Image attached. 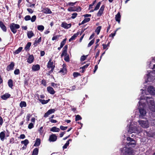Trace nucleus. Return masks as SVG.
Returning a JSON list of instances; mask_svg holds the SVG:
<instances>
[{
	"instance_id": "obj_29",
	"label": "nucleus",
	"mask_w": 155,
	"mask_h": 155,
	"mask_svg": "<svg viewBox=\"0 0 155 155\" xmlns=\"http://www.w3.org/2000/svg\"><path fill=\"white\" fill-rule=\"evenodd\" d=\"M44 13L46 14H50L51 13V10L48 8H46L44 10Z\"/></svg>"
},
{
	"instance_id": "obj_17",
	"label": "nucleus",
	"mask_w": 155,
	"mask_h": 155,
	"mask_svg": "<svg viewBox=\"0 0 155 155\" xmlns=\"http://www.w3.org/2000/svg\"><path fill=\"white\" fill-rule=\"evenodd\" d=\"M121 16L120 12H118V13L115 15V19L116 21H117L118 23H120V20Z\"/></svg>"
},
{
	"instance_id": "obj_15",
	"label": "nucleus",
	"mask_w": 155,
	"mask_h": 155,
	"mask_svg": "<svg viewBox=\"0 0 155 155\" xmlns=\"http://www.w3.org/2000/svg\"><path fill=\"white\" fill-rule=\"evenodd\" d=\"M11 97V95L8 93H5L1 96V98L3 100H6Z\"/></svg>"
},
{
	"instance_id": "obj_57",
	"label": "nucleus",
	"mask_w": 155,
	"mask_h": 155,
	"mask_svg": "<svg viewBox=\"0 0 155 155\" xmlns=\"http://www.w3.org/2000/svg\"><path fill=\"white\" fill-rule=\"evenodd\" d=\"M75 11L76 12H79L81 11V8L79 6L78 7H75Z\"/></svg>"
},
{
	"instance_id": "obj_62",
	"label": "nucleus",
	"mask_w": 155,
	"mask_h": 155,
	"mask_svg": "<svg viewBox=\"0 0 155 155\" xmlns=\"http://www.w3.org/2000/svg\"><path fill=\"white\" fill-rule=\"evenodd\" d=\"M50 114L49 113V112L48 111L46 113H45L44 115V117L46 118L48 117V116Z\"/></svg>"
},
{
	"instance_id": "obj_37",
	"label": "nucleus",
	"mask_w": 155,
	"mask_h": 155,
	"mask_svg": "<svg viewBox=\"0 0 155 155\" xmlns=\"http://www.w3.org/2000/svg\"><path fill=\"white\" fill-rule=\"evenodd\" d=\"M75 8V7H70L68 8V10L69 12H74L76 11Z\"/></svg>"
},
{
	"instance_id": "obj_20",
	"label": "nucleus",
	"mask_w": 155,
	"mask_h": 155,
	"mask_svg": "<svg viewBox=\"0 0 155 155\" xmlns=\"http://www.w3.org/2000/svg\"><path fill=\"white\" fill-rule=\"evenodd\" d=\"M39 151V149L38 148H35L33 150L32 155H38Z\"/></svg>"
},
{
	"instance_id": "obj_28",
	"label": "nucleus",
	"mask_w": 155,
	"mask_h": 155,
	"mask_svg": "<svg viewBox=\"0 0 155 155\" xmlns=\"http://www.w3.org/2000/svg\"><path fill=\"white\" fill-rule=\"evenodd\" d=\"M90 18H85L84 20L81 22V23L79 24V25H83L84 24L88 22L90 20Z\"/></svg>"
},
{
	"instance_id": "obj_50",
	"label": "nucleus",
	"mask_w": 155,
	"mask_h": 155,
	"mask_svg": "<svg viewBox=\"0 0 155 155\" xmlns=\"http://www.w3.org/2000/svg\"><path fill=\"white\" fill-rule=\"evenodd\" d=\"M41 84H43L44 86H46V81L45 80L43 79L41 82Z\"/></svg>"
},
{
	"instance_id": "obj_13",
	"label": "nucleus",
	"mask_w": 155,
	"mask_h": 155,
	"mask_svg": "<svg viewBox=\"0 0 155 155\" xmlns=\"http://www.w3.org/2000/svg\"><path fill=\"white\" fill-rule=\"evenodd\" d=\"M139 108V111L140 115L142 116H144L146 113L145 110L144 109L140 108V107Z\"/></svg>"
},
{
	"instance_id": "obj_54",
	"label": "nucleus",
	"mask_w": 155,
	"mask_h": 155,
	"mask_svg": "<svg viewBox=\"0 0 155 155\" xmlns=\"http://www.w3.org/2000/svg\"><path fill=\"white\" fill-rule=\"evenodd\" d=\"M60 128L61 130H64L67 129L68 127H64L62 125H61L60 126Z\"/></svg>"
},
{
	"instance_id": "obj_22",
	"label": "nucleus",
	"mask_w": 155,
	"mask_h": 155,
	"mask_svg": "<svg viewBox=\"0 0 155 155\" xmlns=\"http://www.w3.org/2000/svg\"><path fill=\"white\" fill-rule=\"evenodd\" d=\"M136 143L135 140L134 141H133L132 142H129L127 143V145L129 147H134L135 145H136Z\"/></svg>"
},
{
	"instance_id": "obj_7",
	"label": "nucleus",
	"mask_w": 155,
	"mask_h": 155,
	"mask_svg": "<svg viewBox=\"0 0 155 155\" xmlns=\"http://www.w3.org/2000/svg\"><path fill=\"white\" fill-rule=\"evenodd\" d=\"M105 8V6L104 5H102L99 10L98 13L97 14V16L98 17L101 16L103 13L104 11Z\"/></svg>"
},
{
	"instance_id": "obj_11",
	"label": "nucleus",
	"mask_w": 155,
	"mask_h": 155,
	"mask_svg": "<svg viewBox=\"0 0 155 155\" xmlns=\"http://www.w3.org/2000/svg\"><path fill=\"white\" fill-rule=\"evenodd\" d=\"M40 66L38 64L33 65L32 67V70L34 71H38L40 70Z\"/></svg>"
},
{
	"instance_id": "obj_61",
	"label": "nucleus",
	"mask_w": 155,
	"mask_h": 155,
	"mask_svg": "<svg viewBox=\"0 0 155 155\" xmlns=\"http://www.w3.org/2000/svg\"><path fill=\"white\" fill-rule=\"evenodd\" d=\"M31 45V42H28L25 47V48H29L30 47Z\"/></svg>"
},
{
	"instance_id": "obj_30",
	"label": "nucleus",
	"mask_w": 155,
	"mask_h": 155,
	"mask_svg": "<svg viewBox=\"0 0 155 155\" xmlns=\"http://www.w3.org/2000/svg\"><path fill=\"white\" fill-rule=\"evenodd\" d=\"M149 109L153 112H155V104L152 105H149Z\"/></svg>"
},
{
	"instance_id": "obj_16",
	"label": "nucleus",
	"mask_w": 155,
	"mask_h": 155,
	"mask_svg": "<svg viewBox=\"0 0 155 155\" xmlns=\"http://www.w3.org/2000/svg\"><path fill=\"white\" fill-rule=\"evenodd\" d=\"M14 63L13 62H12L11 64L9 65L7 68V70L8 71L13 70L14 66Z\"/></svg>"
},
{
	"instance_id": "obj_63",
	"label": "nucleus",
	"mask_w": 155,
	"mask_h": 155,
	"mask_svg": "<svg viewBox=\"0 0 155 155\" xmlns=\"http://www.w3.org/2000/svg\"><path fill=\"white\" fill-rule=\"evenodd\" d=\"M50 114L49 113V112L48 111L46 113H45L44 115V117L46 118L48 117V116Z\"/></svg>"
},
{
	"instance_id": "obj_39",
	"label": "nucleus",
	"mask_w": 155,
	"mask_h": 155,
	"mask_svg": "<svg viewBox=\"0 0 155 155\" xmlns=\"http://www.w3.org/2000/svg\"><path fill=\"white\" fill-rule=\"evenodd\" d=\"M90 64V63L87 64L86 65L83 66V67H81L80 68V69H84V70H85V69L87 68Z\"/></svg>"
},
{
	"instance_id": "obj_43",
	"label": "nucleus",
	"mask_w": 155,
	"mask_h": 155,
	"mask_svg": "<svg viewBox=\"0 0 155 155\" xmlns=\"http://www.w3.org/2000/svg\"><path fill=\"white\" fill-rule=\"evenodd\" d=\"M82 119V117H81V116L79 115H77L75 117V121H77L78 120H81Z\"/></svg>"
},
{
	"instance_id": "obj_8",
	"label": "nucleus",
	"mask_w": 155,
	"mask_h": 155,
	"mask_svg": "<svg viewBox=\"0 0 155 155\" xmlns=\"http://www.w3.org/2000/svg\"><path fill=\"white\" fill-rule=\"evenodd\" d=\"M136 128L134 126H130L129 127V129L128 132L129 133H133L135 132L136 131Z\"/></svg>"
},
{
	"instance_id": "obj_48",
	"label": "nucleus",
	"mask_w": 155,
	"mask_h": 155,
	"mask_svg": "<svg viewBox=\"0 0 155 155\" xmlns=\"http://www.w3.org/2000/svg\"><path fill=\"white\" fill-rule=\"evenodd\" d=\"M56 110L54 109H50L48 110L49 113L51 114L53 113H54L55 111Z\"/></svg>"
},
{
	"instance_id": "obj_12",
	"label": "nucleus",
	"mask_w": 155,
	"mask_h": 155,
	"mask_svg": "<svg viewBox=\"0 0 155 155\" xmlns=\"http://www.w3.org/2000/svg\"><path fill=\"white\" fill-rule=\"evenodd\" d=\"M0 27L3 31L5 32L6 31V27L4 25L3 23L1 21H0Z\"/></svg>"
},
{
	"instance_id": "obj_3",
	"label": "nucleus",
	"mask_w": 155,
	"mask_h": 155,
	"mask_svg": "<svg viewBox=\"0 0 155 155\" xmlns=\"http://www.w3.org/2000/svg\"><path fill=\"white\" fill-rule=\"evenodd\" d=\"M10 28L11 31L14 33L15 34L17 32L16 29L20 28V25L14 23H12L10 25Z\"/></svg>"
},
{
	"instance_id": "obj_21",
	"label": "nucleus",
	"mask_w": 155,
	"mask_h": 155,
	"mask_svg": "<svg viewBox=\"0 0 155 155\" xmlns=\"http://www.w3.org/2000/svg\"><path fill=\"white\" fill-rule=\"evenodd\" d=\"M60 130V129L58 128H57L56 127H54L50 129L51 131L53 132H58Z\"/></svg>"
},
{
	"instance_id": "obj_4",
	"label": "nucleus",
	"mask_w": 155,
	"mask_h": 155,
	"mask_svg": "<svg viewBox=\"0 0 155 155\" xmlns=\"http://www.w3.org/2000/svg\"><path fill=\"white\" fill-rule=\"evenodd\" d=\"M139 123L140 125L144 128H147L149 127L148 121L147 120H141L139 121Z\"/></svg>"
},
{
	"instance_id": "obj_24",
	"label": "nucleus",
	"mask_w": 155,
	"mask_h": 155,
	"mask_svg": "<svg viewBox=\"0 0 155 155\" xmlns=\"http://www.w3.org/2000/svg\"><path fill=\"white\" fill-rule=\"evenodd\" d=\"M29 143V141L28 139H25L24 140L21 141V143L24 144L25 146H27V145Z\"/></svg>"
},
{
	"instance_id": "obj_2",
	"label": "nucleus",
	"mask_w": 155,
	"mask_h": 155,
	"mask_svg": "<svg viewBox=\"0 0 155 155\" xmlns=\"http://www.w3.org/2000/svg\"><path fill=\"white\" fill-rule=\"evenodd\" d=\"M55 65H54L53 62L52 61V60L51 59H50L48 62L47 67L48 69L51 68V70L49 71L48 74V75H50L53 71L54 68H55Z\"/></svg>"
},
{
	"instance_id": "obj_60",
	"label": "nucleus",
	"mask_w": 155,
	"mask_h": 155,
	"mask_svg": "<svg viewBox=\"0 0 155 155\" xmlns=\"http://www.w3.org/2000/svg\"><path fill=\"white\" fill-rule=\"evenodd\" d=\"M64 60L66 62L69 61V59L68 55L66 56H64Z\"/></svg>"
},
{
	"instance_id": "obj_1",
	"label": "nucleus",
	"mask_w": 155,
	"mask_h": 155,
	"mask_svg": "<svg viewBox=\"0 0 155 155\" xmlns=\"http://www.w3.org/2000/svg\"><path fill=\"white\" fill-rule=\"evenodd\" d=\"M120 155H133V151L131 148L124 147L121 148Z\"/></svg>"
},
{
	"instance_id": "obj_36",
	"label": "nucleus",
	"mask_w": 155,
	"mask_h": 155,
	"mask_svg": "<svg viewBox=\"0 0 155 155\" xmlns=\"http://www.w3.org/2000/svg\"><path fill=\"white\" fill-rule=\"evenodd\" d=\"M101 4V2H99L97 4L96 6L94 8V10H98L100 7V5Z\"/></svg>"
},
{
	"instance_id": "obj_33",
	"label": "nucleus",
	"mask_w": 155,
	"mask_h": 155,
	"mask_svg": "<svg viewBox=\"0 0 155 155\" xmlns=\"http://www.w3.org/2000/svg\"><path fill=\"white\" fill-rule=\"evenodd\" d=\"M41 41V37H40L39 38H38L35 40V42L34 43V45L35 46H36L37 45V44L39 43Z\"/></svg>"
},
{
	"instance_id": "obj_52",
	"label": "nucleus",
	"mask_w": 155,
	"mask_h": 155,
	"mask_svg": "<svg viewBox=\"0 0 155 155\" xmlns=\"http://www.w3.org/2000/svg\"><path fill=\"white\" fill-rule=\"evenodd\" d=\"M96 2V0H94L93 1L92 4L90 5L89 6V9H91L93 8V6L94 5L95 3Z\"/></svg>"
},
{
	"instance_id": "obj_41",
	"label": "nucleus",
	"mask_w": 155,
	"mask_h": 155,
	"mask_svg": "<svg viewBox=\"0 0 155 155\" xmlns=\"http://www.w3.org/2000/svg\"><path fill=\"white\" fill-rule=\"evenodd\" d=\"M22 50V49H17L15 51L13 52V54L14 55L18 54Z\"/></svg>"
},
{
	"instance_id": "obj_59",
	"label": "nucleus",
	"mask_w": 155,
	"mask_h": 155,
	"mask_svg": "<svg viewBox=\"0 0 155 155\" xmlns=\"http://www.w3.org/2000/svg\"><path fill=\"white\" fill-rule=\"evenodd\" d=\"M76 2H69L67 4V5L73 6L75 5Z\"/></svg>"
},
{
	"instance_id": "obj_19",
	"label": "nucleus",
	"mask_w": 155,
	"mask_h": 155,
	"mask_svg": "<svg viewBox=\"0 0 155 155\" xmlns=\"http://www.w3.org/2000/svg\"><path fill=\"white\" fill-rule=\"evenodd\" d=\"M5 131H2L0 133V138L1 140L2 141H3L5 137Z\"/></svg>"
},
{
	"instance_id": "obj_18",
	"label": "nucleus",
	"mask_w": 155,
	"mask_h": 155,
	"mask_svg": "<svg viewBox=\"0 0 155 155\" xmlns=\"http://www.w3.org/2000/svg\"><path fill=\"white\" fill-rule=\"evenodd\" d=\"M41 144V140L39 138H37L35 141V143L34 146L35 147H38Z\"/></svg>"
},
{
	"instance_id": "obj_31",
	"label": "nucleus",
	"mask_w": 155,
	"mask_h": 155,
	"mask_svg": "<svg viewBox=\"0 0 155 155\" xmlns=\"http://www.w3.org/2000/svg\"><path fill=\"white\" fill-rule=\"evenodd\" d=\"M27 35L28 38H30L34 35V34L31 31H28Z\"/></svg>"
},
{
	"instance_id": "obj_53",
	"label": "nucleus",
	"mask_w": 155,
	"mask_h": 155,
	"mask_svg": "<svg viewBox=\"0 0 155 155\" xmlns=\"http://www.w3.org/2000/svg\"><path fill=\"white\" fill-rule=\"evenodd\" d=\"M34 126L33 124L32 123H31L28 124V127L29 129H31L34 127Z\"/></svg>"
},
{
	"instance_id": "obj_47",
	"label": "nucleus",
	"mask_w": 155,
	"mask_h": 155,
	"mask_svg": "<svg viewBox=\"0 0 155 155\" xmlns=\"http://www.w3.org/2000/svg\"><path fill=\"white\" fill-rule=\"evenodd\" d=\"M36 18V17L35 15H34L32 16V18H31V20L32 22H34Z\"/></svg>"
},
{
	"instance_id": "obj_32",
	"label": "nucleus",
	"mask_w": 155,
	"mask_h": 155,
	"mask_svg": "<svg viewBox=\"0 0 155 155\" xmlns=\"http://www.w3.org/2000/svg\"><path fill=\"white\" fill-rule=\"evenodd\" d=\"M78 34H74L69 39V41L71 42V41L74 40L78 36Z\"/></svg>"
},
{
	"instance_id": "obj_34",
	"label": "nucleus",
	"mask_w": 155,
	"mask_h": 155,
	"mask_svg": "<svg viewBox=\"0 0 155 155\" xmlns=\"http://www.w3.org/2000/svg\"><path fill=\"white\" fill-rule=\"evenodd\" d=\"M73 76L74 78H76L81 75L80 73L77 72H74L73 74Z\"/></svg>"
},
{
	"instance_id": "obj_6",
	"label": "nucleus",
	"mask_w": 155,
	"mask_h": 155,
	"mask_svg": "<svg viewBox=\"0 0 155 155\" xmlns=\"http://www.w3.org/2000/svg\"><path fill=\"white\" fill-rule=\"evenodd\" d=\"M62 66V68L61 69L59 72L61 73L62 74L64 75L67 74V71L65 65L64 64Z\"/></svg>"
},
{
	"instance_id": "obj_25",
	"label": "nucleus",
	"mask_w": 155,
	"mask_h": 155,
	"mask_svg": "<svg viewBox=\"0 0 155 155\" xmlns=\"http://www.w3.org/2000/svg\"><path fill=\"white\" fill-rule=\"evenodd\" d=\"M20 106L22 108L23 107H25L27 106L26 102L25 101H21L20 103Z\"/></svg>"
},
{
	"instance_id": "obj_51",
	"label": "nucleus",
	"mask_w": 155,
	"mask_h": 155,
	"mask_svg": "<svg viewBox=\"0 0 155 155\" xmlns=\"http://www.w3.org/2000/svg\"><path fill=\"white\" fill-rule=\"evenodd\" d=\"M14 73L15 75H18L20 74V71L19 69H15L14 71Z\"/></svg>"
},
{
	"instance_id": "obj_46",
	"label": "nucleus",
	"mask_w": 155,
	"mask_h": 155,
	"mask_svg": "<svg viewBox=\"0 0 155 155\" xmlns=\"http://www.w3.org/2000/svg\"><path fill=\"white\" fill-rule=\"evenodd\" d=\"M38 131L40 133V134H42L44 132V131L43 130V127H41L39 128V129L38 130Z\"/></svg>"
},
{
	"instance_id": "obj_45",
	"label": "nucleus",
	"mask_w": 155,
	"mask_h": 155,
	"mask_svg": "<svg viewBox=\"0 0 155 155\" xmlns=\"http://www.w3.org/2000/svg\"><path fill=\"white\" fill-rule=\"evenodd\" d=\"M87 56V55L86 56H84V55H83L81 56V58H80L81 61H84L86 59Z\"/></svg>"
},
{
	"instance_id": "obj_56",
	"label": "nucleus",
	"mask_w": 155,
	"mask_h": 155,
	"mask_svg": "<svg viewBox=\"0 0 155 155\" xmlns=\"http://www.w3.org/2000/svg\"><path fill=\"white\" fill-rule=\"evenodd\" d=\"M72 16L71 17V18L72 19H74L75 18L77 15V13L75 12L73 13L72 15Z\"/></svg>"
},
{
	"instance_id": "obj_55",
	"label": "nucleus",
	"mask_w": 155,
	"mask_h": 155,
	"mask_svg": "<svg viewBox=\"0 0 155 155\" xmlns=\"http://www.w3.org/2000/svg\"><path fill=\"white\" fill-rule=\"evenodd\" d=\"M149 102L150 104L149 105H152L155 104L154 101L153 100H150Z\"/></svg>"
},
{
	"instance_id": "obj_5",
	"label": "nucleus",
	"mask_w": 155,
	"mask_h": 155,
	"mask_svg": "<svg viewBox=\"0 0 155 155\" xmlns=\"http://www.w3.org/2000/svg\"><path fill=\"white\" fill-rule=\"evenodd\" d=\"M57 139V136L55 134H52L50 135L49 140L50 142L56 141Z\"/></svg>"
},
{
	"instance_id": "obj_49",
	"label": "nucleus",
	"mask_w": 155,
	"mask_h": 155,
	"mask_svg": "<svg viewBox=\"0 0 155 155\" xmlns=\"http://www.w3.org/2000/svg\"><path fill=\"white\" fill-rule=\"evenodd\" d=\"M24 19L26 21L29 20L31 19V16L29 15H26Z\"/></svg>"
},
{
	"instance_id": "obj_64",
	"label": "nucleus",
	"mask_w": 155,
	"mask_h": 155,
	"mask_svg": "<svg viewBox=\"0 0 155 155\" xmlns=\"http://www.w3.org/2000/svg\"><path fill=\"white\" fill-rule=\"evenodd\" d=\"M150 124L152 126H155V120H151L150 122Z\"/></svg>"
},
{
	"instance_id": "obj_35",
	"label": "nucleus",
	"mask_w": 155,
	"mask_h": 155,
	"mask_svg": "<svg viewBox=\"0 0 155 155\" xmlns=\"http://www.w3.org/2000/svg\"><path fill=\"white\" fill-rule=\"evenodd\" d=\"M37 28L38 30L42 31L44 30V27L42 25H38V26Z\"/></svg>"
},
{
	"instance_id": "obj_27",
	"label": "nucleus",
	"mask_w": 155,
	"mask_h": 155,
	"mask_svg": "<svg viewBox=\"0 0 155 155\" xmlns=\"http://www.w3.org/2000/svg\"><path fill=\"white\" fill-rule=\"evenodd\" d=\"M67 49H64V50L62 52L61 55V57H62L63 56H66L68 55L67 52Z\"/></svg>"
},
{
	"instance_id": "obj_38",
	"label": "nucleus",
	"mask_w": 155,
	"mask_h": 155,
	"mask_svg": "<svg viewBox=\"0 0 155 155\" xmlns=\"http://www.w3.org/2000/svg\"><path fill=\"white\" fill-rule=\"evenodd\" d=\"M101 29V26H99L97 28L95 31V32L97 33V35H98L99 34Z\"/></svg>"
},
{
	"instance_id": "obj_40",
	"label": "nucleus",
	"mask_w": 155,
	"mask_h": 155,
	"mask_svg": "<svg viewBox=\"0 0 155 155\" xmlns=\"http://www.w3.org/2000/svg\"><path fill=\"white\" fill-rule=\"evenodd\" d=\"M66 39H65L63 40L61 42V45L60 48H61L63 47L65 45L66 42Z\"/></svg>"
},
{
	"instance_id": "obj_10",
	"label": "nucleus",
	"mask_w": 155,
	"mask_h": 155,
	"mask_svg": "<svg viewBox=\"0 0 155 155\" xmlns=\"http://www.w3.org/2000/svg\"><path fill=\"white\" fill-rule=\"evenodd\" d=\"M34 60L33 56L32 55H30L28 58L27 62L29 64H31L34 61Z\"/></svg>"
},
{
	"instance_id": "obj_26",
	"label": "nucleus",
	"mask_w": 155,
	"mask_h": 155,
	"mask_svg": "<svg viewBox=\"0 0 155 155\" xmlns=\"http://www.w3.org/2000/svg\"><path fill=\"white\" fill-rule=\"evenodd\" d=\"M8 85L10 87L12 88V87L13 86V81L12 79H9L8 80Z\"/></svg>"
},
{
	"instance_id": "obj_14",
	"label": "nucleus",
	"mask_w": 155,
	"mask_h": 155,
	"mask_svg": "<svg viewBox=\"0 0 155 155\" xmlns=\"http://www.w3.org/2000/svg\"><path fill=\"white\" fill-rule=\"evenodd\" d=\"M71 26V25L70 24H68L65 22H63L61 25L62 27L67 29L70 28Z\"/></svg>"
},
{
	"instance_id": "obj_44",
	"label": "nucleus",
	"mask_w": 155,
	"mask_h": 155,
	"mask_svg": "<svg viewBox=\"0 0 155 155\" xmlns=\"http://www.w3.org/2000/svg\"><path fill=\"white\" fill-rule=\"evenodd\" d=\"M127 140L128 141H129V142H132L133 141H134L135 140L134 139L130 137H127Z\"/></svg>"
},
{
	"instance_id": "obj_42",
	"label": "nucleus",
	"mask_w": 155,
	"mask_h": 155,
	"mask_svg": "<svg viewBox=\"0 0 155 155\" xmlns=\"http://www.w3.org/2000/svg\"><path fill=\"white\" fill-rule=\"evenodd\" d=\"M147 90L150 93H151L153 91V87L151 86H150L148 87Z\"/></svg>"
},
{
	"instance_id": "obj_23",
	"label": "nucleus",
	"mask_w": 155,
	"mask_h": 155,
	"mask_svg": "<svg viewBox=\"0 0 155 155\" xmlns=\"http://www.w3.org/2000/svg\"><path fill=\"white\" fill-rule=\"evenodd\" d=\"M50 99H48V100H45L39 99V101L43 104H47L49 101Z\"/></svg>"
},
{
	"instance_id": "obj_58",
	"label": "nucleus",
	"mask_w": 155,
	"mask_h": 155,
	"mask_svg": "<svg viewBox=\"0 0 155 155\" xmlns=\"http://www.w3.org/2000/svg\"><path fill=\"white\" fill-rule=\"evenodd\" d=\"M94 42V39L91 40L90 42L89 43L88 45V47H89L92 45Z\"/></svg>"
},
{
	"instance_id": "obj_9",
	"label": "nucleus",
	"mask_w": 155,
	"mask_h": 155,
	"mask_svg": "<svg viewBox=\"0 0 155 155\" xmlns=\"http://www.w3.org/2000/svg\"><path fill=\"white\" fill-rule=\"evenodd\" d=\"M47 90L51 94H54L55 92L53 88L51 86H48L47 87Z\"/></svg>"
}]
</instances>
